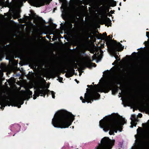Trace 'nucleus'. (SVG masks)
<instances>
[{
    "label": "nucleus",
    "instance_id": "nucleus-1",
    "mask_svg": "<svg viewBox=\"0 0 149 149\" xmlns=\"http://www.w3.org/2000/svg\"><path fill=\"white\" fill-rule=\"evenodd\" d=\"M126 123L127 120L122 116L113 113L100 120L99 125L105 132L110 130L109 134L111 135L114 134V132L117 133L118 130L121 132L123 125Z\"/></svg>",
    "mask_w": 149,
    "mask_h": 149
},
{
    "label": "nucleus",
    "instance_id": "nucleus-2",
    "mask_svg": "<svg viewBox=\"0 0 149 149\" xmlns=\"http://www.w3.org/2000/svg\"><path fill=\"white\" fill-rule=\"evenodd\" d=\"M74 117L71 113L64 110H61L55 113L52 123L55 127L68 128L74 120Z\"/></svg>",
    "mask_w": 149,
    "mask_h": 149
},
{
    "label": "nucleus",
    "instance_id": "nucleus-3",
    "mask_svg": "<svg viewBox=\"0 0 149 149\" xmlns=\"http://www.w3.org/2000/svg\"><path fill=\"white\" fill-rule=\"evenodd\" d=\"M119 82L116 78L107 81L103 87L102 92L108 93L110 90H111L112 94L115 95L118 92L119 89L121 90V88L117 86Z\"/></svg>",
    "mask_w": 149,
    "mask_h": 149
},
{
    "label": "nucleus",
    "instance_id": "nucleus-4",
    "mask_svg": "<svg viewBox=\"0 0 149 149\" xmlns=\"http://www.w3.org/2000/svg\"><path fill=\"white\" fill-rule=\"evenodd\" d=\"M86 92L84 94V98L82 96L80 97L82 102H91L100 97V95L98 93H93L91 91V89L88 88H86Z\"/></svg>",
    "mask_w": 149,
    "mask_h": 149
},
{
    "label": "nucleus",
    "instance_id": "nucleus-5",
    "mask_svg": "<svg viewBox=\"0 0 149 149\" xmlns=\"http://www.w3.org/2000/svg\"><path fill=\"white\" fill-rule=\"evenodd\" d=\"M115 142V140H111L108 137H104L101 139L100 143H98L95 149H111L114 145Z\"/></svg>",
    "mask_w": 149,
    "mask_h": 149
},
{
    "label": "nucleus",
    "instance_id": "nucleus-6",
    "mask_svg": "<svg viewBox=\"0 0 149 149\" xmlns=\"http://www.w3.org/2000/svg\"><path fill=\"white\" fill-rule=\"evenodd\" d=\"M124 107L128 106L131 109L133 108V111L135 109H139L143 110L149 111V103H122Z\"/></svg>",
    "mask_w": 149,
    "mask_h": 149
},
{
    "label": "nucleus",
    "instance_id": "nucleus-7",
    "mask_svg": "<svg viewBox=\"0 0 149 149\" xmlns=\"http://www.w3.org/2000/svg\"><path fill=\"white\" fill-rule=\"evenodd\" d=\"M50 92L51 93L52 97L54 99L55 93L54 91H50L49 90L47 89H45L43 88L40 89V88H38L34 92V94L33 95V99L35 100L36 98L37 97H38L39 96H43L44 97H45L46 94H47L48 95ZM47 96H48V95H47Z\"/></svg>",
    "mask_w": 149,
    "mask_h": 149
},
{
    "label": "nucleus",
    "instance_id": "nucleus-8",
    "mask_svg": "<svg viewBox=\"0 0 149 149\" xmlns=\"http://www.w3.org/2000/svg\"><path fill=\"white\" fill-rule=\"evenodd\" d=\"M108 40H104L106 42V44L108 47L111 48L114 51H118V47L122 46V44L119 42H117V41L114 40L113 42L111 41L112 37H110V36H107Z\"/></svg>",
    "mask_w": 149,
    "mask_h": 149
},
{
    "label": "nucleus",
    "instance_id": "nucleus-9",
    "mask_svg": "<svg viewBox=\"0 0 149 149\" xmlns=\"http://www.w3.org/2000/svg\"><path fill=\"white\" fill-rule=\"evenodd\" d=\"M77 67V64L74 62L72 66L70 68V70L65 74L66 77L68 78L72 76L74 74L75 70L74 69H76Z\"/></svg>",
    "mask_w": 149,
    "mask_h": 149
},
{
    "label": "nucleus",
    "instance_id": "nucleus-10",
    "mask_svg": "<svg viewBox=\"0 0 149 149\" xmlns=\"http://www.w3.org/2000/svg\"><path fill=\"white\" fill-rule=\"evenodd\" d=\"M23 103H0V109H3L7 105H8V106L11 105L12 107H17L18 108H20L21 107V105Z\"/></svg>",
    "mask_w": 149,
    "mask_h": 149
},
{
    "label": "nucleus",
    "instance_id": "nucleus-11",
    "mask_svg": "<svg viewBox=\"0 0 149 149\" xmlns=\"http://www.w3.org/2000/svg\"><path fill=\"white\" fill-rule=\"evenodd\" d=\"M19 50L23 53H29L30 52V49L27 46L22 45L19 49Z\"/></svg>",
    "mask_w": 149,
    "mask_h": 149
},
{
    "label": "nucleus",
    "instance_id": "nucleus-12",
    "mask_svg": "<svg viewBox=\"0 0 149 149\" xmlns=\"http://www.w3.org/2000/svg\"><path fill=\"white\" fill-rule=\"evenodd\" d=\"M21 126L18 124H14L11 126L10 130L13 131L18 132L20 130Z\"/></svg>",
    "mask_w": 149,
    "mask_h": 149
},
{
    "label": "nucleus",
    "instance_id": "nucleus-13",
    "mask_svg": "<svg viewBox=\"0 0 149 149\" xmlns=\"http://www.w3.org/2000/svg\"><path fill=\"white\" fill-rule=\"evenodd\" d=\"M33 3L36 5V7H40L45 5V2L43 0H34Z\"/></svg>",
    "mask_w": 149,
    "mask_h": 149
},
{
    "label": "nucleus",
    "instance_id": "nucleus-14",
    "mask_svg": "<svg viewBox=\"0 0 149 149\" xmlns=\"http://www.w3.org/2000/svg\"><path fill=\"white\" fill-rule=\"evenodd\" d=\"M103 35L101 33H99L98 36L97 37V39H100L103 40H108V37L106 32L103 33Z\"/></svg>",
    "mask_w": 149,
    "mask_h": 149
},
{
    "label": "nucleus",
    "instance_id": "nucleus-15",
    "mask_svg": "<svg viewBox=\"0 0 149 149\" xmlns=\"http://www.w3.org/2000/svg\"><path fill=\"white\" fill-rule=\"evenodd\" d=\"M118 49H119L118 51H114L111 48H110L111 51L114 54V56L116 59H118V56L117 55V54H119V53L116 52H117V51L120 52V51H121L123 50L124 49V46L122 47V45L121 47H118Z\"/></svg>",
    "mask_w": 149,
    "mask_h": 149
},
{
    "label": "nucleus",
    "instance_id": "nucleus-16",
    "mask_svg": "<svg viewBox=\"0 0 149 149\" xmlns=\"http://www.w3.org/2000/svg\"><path fill=\"white\" fill-rule=\"evenodd\" d=\"M130 119L132 120L131 123L132 124L133 121H138L137 118L136 117L135 115H132L130 118Z\"/></svg>",
    "mask_w": 149,
    "mask_h": 149
},
{
    "label": "nucleus",
    "instance_id": "nucleus-17",
    "mask_svg": "<svg viewBox=\"0 0 149 149\" xmlns=\"http://www.w3.org/2000/svg\"><path fill=\"white\" fill-rule=\"evenodd\" d=\"M19 13L20 12L19 11H17L15 13L14 15L13 16V19H16L19 18L20 17Z\"/></svg>",
    "mask_w": 149,
    "mask_h": 149
},
{
    "label": "nucleus",
    "instance_id": "nucleus-18",
    "mask_svg": "<svg viewBox=\"0 0 149 149\" xmlns=\"http://www.w3.org/2000/svg\"><path fill=\"white\" fill-rule=\"evenodd\" d=\"M93 34V32H89L88 31H86L85 32V35L88 38L92 36V34Z\"/></svg>",
    "mask_w": 149,
    "mask_h": 149
},
{
    "label": "nucleus",
    "instance_id": "nucleus-19",
    "mask_svg": "<svg viewBox=\"0 0 149 149\" xmlns=\"http://www.w3.org/2000/svg\"><path fill=\"white\" fill-rule=\"evenodd\" d=\"M86 65L88 66L91 67L92 66H94L95 67H96V65L95 63H92L90 61L86 63Z\"/></svg>",
    "mask_w": 149,
    "mask_h": 149
},
{
    "label": "nucleus",
    "instance_id": "nucleus-20",
    "mask_svg": "<svg viewBox=\"0 0 149 149\" xmlns=\"http://www.w3.org/2000/svg\"><path fill=\"white\" fill-rule=\"evenodd\" d=\"M104 21L105 23L107 24L111 23V22L110 19L107 17L104 20Z\"/></svg>",
    "mask_w": 149,
    "mask_h": 149
},
{
    "label": "nucleus",
    "instance_id": "nucleus-21",
    "mask_svg": "<svg viewBox=\"0 0 149 149\" xmlns=\"http://www.w3.org/2000/svg\"><path fill=\"white\" fill-rule=\"evenodd\" d=\"M97 56L96 54H94L92 57V59H90L89 61L90 62H91L95 60L97 58Z\"/></svg>",
    "mask_w": 149,
    "mask_h": 149
},
{
    "label": "nucleus",
    "instance_id": "nucleus-22",
    "mask_svg": "<svg viewBox=\"0 0 149 149\" xmlns=\"http://www.w3.org/2000/svg\"><path fill=\"white\" fill-rule=\"evenodd\" d=\"M38 19L39 21H41L43 23H45V20H43L42 18L41 17H38Z\"/></svg>",
    "mask_w": 149,
    "mask_h": 149
},
{
    "label": "nucleus",
    "instance_id": "nucleus-23",
    "mask_svg": "<svg viewBox=\"0 0 149 149\" xmlns=\"http://www.w3.org/2000/svg\"><path fill=\"white\" fill-rule=\"evenodd\" d=\"M116 1H113V2H112L111 3V6L112 7H114L116 6Z\"/></svg>",
    "mask_w": 149,
    "mask_h": 149
},
{
    "label": "nucleus",
    "instance_id": "nucleus-24",
    "mask_svg": "<svg viewBox=\"0 0 149 149\" xmlns=\"http://www.w3.org/2000/svg\"><path fill=\"white\" fill-rule=\"evenodd\" d=\"M123 142H119V143L118 144V145H119V147L120 148H122L123 146Z\"/></svg>",
    "mask_w": 149,
    "mask_h": 149
},
{
    "label": "nucleus",
    "instance_id": "nucleus-25",
    "mask_svg": "<svg viewBox=\"0 0 149 149\" xmlns=\"http://www.w3.org/2000/svg\"><path fill=\"white\" fill-rule=\"evenodd\" d=\"M122 102H124L123 101Z\"/></svg>",
    "mask_w": 149,
    "mask_h": 149
},
{
    "label": "nucleus",
    "instance_id": "nucleus-26",
    "mask_svg": "<svg viewBox=\"0 0 149 149\" xmlns=\"http://www.w3.org/2000/svg\"><path fill=\"white\" fill-rule=\"evenodd\" d=\"M76 37L78 39H80L81 38V36L79 34H77L76 36Z\"/></svg>",
    "mask_w": 149,
    "mask_h": 149
},
{
    "label": "nucleus",
    "instance_id": "nucleus-27",
    "mask_svg": "<svg viewBox=\"0 0 149 149\" xmlns=\"http://www.w3.org/2000/svg\"><path fill=\"white\" fill-rule=\"evenodd\" d=\"M136 121H133L132 123L133 124V125H134V126H136L137 123H135V122Z\"/></svg>",
    "mask_w": 149,
    "mask_h": 149
},
{
    "label": "nucleus",
    "instance_id": "nucleus-28",
    "mask_svg": "<svg viewBox=\"0 0 149 149\" xmlns=\"http://www.w3.org/2000/svg\"><path fill=\"white\" fill-rule=\"evenodd\" d=\"M58 79H59V80H58L60 82H61L62 81L63 78L62 77H59Z\"/></svg>",
    "mask_w": 149,
    "mask_h": 149
},
{
    "label": "nucleus",
    "instance_id": "nucleus-29",
    "mask_svg": "<svg viewBox=\"0 0 149 149\" xmlns=\"http://www.w3.org/2000/svg\"><path fill=\"white\" fill-rule=\"evenodd\" d=\"M10 102L9 101H8L7 102Z\"/></svg>",
    "mask_w": 149,
    "mask_h": 149
},
{
    "label": "nucleus",
    "instance_id": "nucleus-30",
    "mask_svg": "<svg viewBox=\"0 0 149 149\" xmlns=\"http://www.w3.org/2000/svg\"><path fill=\"white\" fill-rule=\"evenodd\" d=\"M137 116L139 117L140 118H141L142 116V114L141 113H139V114Z\"/></svg>",
    "mask_w": 149,
    "mask_h": 149
},
{
    "label": "nucleus",
    "instance_id": "nucleus-31",
    "mask_svg": "<svg viewBox=\"0 0 149 149\" xmlns=\"http://www.w3.org/2000/svg\"><path fill=\"white\" fill-rule=\"evenodd\" d=\"M146 36L148 38H149V32H146Z\"/></svg>",
    "mask_w": 149,
    "mask_h": 149
},
{
    "label": "nucleus",
    "instance_id": "nucleus-32",
    "mask_svg": "<svg viewBox=\"0 0 149 149\" xmlns=\"http://www.w3.org/2000/svg\"><path fill=\"white\" fill-rule=\"evenodd\" d=\"M114 12H115V10H111L110 12V13L111 14H113L114 13Z\"/></svg>",
    "mask_w": 149,
    "mask_h": 149
},
{
    "label": "nucleus",
    "instance_id": "nucleus-33",
    "mask_svg": "<svg viewBox=\"0 0 149 149\" xmlns=\"http://www.w3.org/2000/svg\"><path fill=\"white\" fill-rule=\"evenodd\" d=\"M87 87H88V88H90L91 87H92L93 86V85H88L87 86Z\"/></svg>",
    "mask_w": 149,
    "mask_h": 149
},
{
    "label": "nucleus",
    "instance_id": "nucleus-34",
    "mask_svg": "<svg viewBox=\"0 0 149 149\" xmlns=\"http://www.w3.org/2000/svg\"><path fill=\"white\" fill-rule=\"evenodd\" d=\"M137 54V53L135 52H133V53H132V54L133 55H136V54Z\"/></svg>",
    "mask_w": 149,
    "mask_h": 149
},
{
    "label": "nucleus",
    "instance_id": "nucleus-35",
    "mask_svg": "<svg viewBox=\"0 0 149 149\" xmlns=\"http://www.w3.org/2000/svg\"><path fill=\"white\" fill-rule=\"evenodd\" d=\"M131 125L130 126V127L131 128H133V126H134V125H133V124L132 123V124H131Z\"/></svg>",
    "mask_w": 149,
    "mask_h": 149
},
{
    "label": "nucleus",
    "instance_id": "nucleus-36",
    "mask_svg": "<svg viewBox=\"0 0 149 149\" xmlns=\"http://www.w3.org/2000/svg\"><path fill=\"white\" fill-rule=\"evenodd\" d=\"M9 45H4V47H8V46H9Z\"/></svg>",
    "mask_w": 149,
    "mask_h": 149
},
{
    "label": "nucleus",
    "instance_id": "nucleus-37",
    "mask_svg": "<svg viewBox=\"0 0 149 149\" xmlns=\"http://www.w3.org/2000/svg\"><path fill=\"white\" fill-rule=\"evenodd\" d=\"M119 94H120V95H123L124 94V93H119Z\"/></svg>",
    "mask_w": 149,
    "mask_h": 149
},
{
    "label": "nucleus",
    "instance_id": "nucleus-38",
    "mask_svg": "<svg viewBox=\"0 0 149 149\" xmlns=\"http://www.w3.org/2000/svg\"><path fill=\"white\" fill-rule=\"evenodd\" d=\"M75 81H76V82L77 83H78V82H79V81H78L77 80V79H75Z\"/></svg>",
    "mask_w": 149,
    "mask_h": 149
},
{
    "label": "nucleus",
    "instance_id": "nucleus-39",
    "mask_svg": "<svg viewBox=\"0 0 149 149\" xmlns=\"http://www.w3.org/2000/svg\"><path fill=\"white\" fill-rule=\"evenodd\" d=\"M72 25L71 24H70V28H72Z\"/></svg>",
    "mask_w": 149,
    "mask_h": 149
},
{
    "label": "nucleus",
    "instance_id": "nucleus-40",
    "mask_svg": "<svg viewBox=\"0 0 149 149\" xmlns=\"http://www.w3.org/2000/svg\"><path fill=\"white\" fill-rule=\"evenodd\" d=\"M63 71L64 72V73H65V72H67V71L65 70H64V69L63 70Z\"/></svg>",
    "mask_w": 149,
    "mask_h": 149
},
{
    "label": "nucleus",
    "instance_id": "nucleus-41",
    "mask_svg": "<svg viewBox=\"0 0 149 149\" xmlns=\"http://www.w3.org/2000/svg\"><path fill=\"white\" fill-rule=\"evenodd\" d=\"M106 73L107 75H108L109 74V72H107Z\"/></svg>",
    "mask_w": 149,
    "mask_h": 149
},
{
    "label": "nucleus",
    "instance_id": "nucleus-42",
    "mask_svg": "<svg viewBox=\"0 0 149 149\" xmlns=\"http://www.w3.org/2000/svg\"><path fill=\"white\" fill-rule=\"evenodd\" d=\"M143 49V48H140V49H137V50H140V49Z\"/></svg>",
    "mask_w": 149,
    "mask_h": 149
},
{
    "label": "nucleus",
    "instance_id": "nucleus-43",
    "mask_svg": "<svg viewBox=\"0 0 149 149\" xmlns=\"http://www.w3.org/2000/svg\"><path fill=\"white\" fill-rule=\"evenodd\" d=\"M119 5H120V6H121V2H120V3H119Z\"/></svg>",
    "mask_w": 149,
    "mask_h": 149
},
{
    "label": "nucleus",
    "instance_id": "nucleus-44",
    "mask_svg": "<svg viewBox=\"0 0 149 149\" xmlns=\"http://www.w3.org/2000/svg\"><path fill=\"white\" fill-rule=\"evenodd\" d=\"M109 9L108 8L107 9V12H109Z\"/></svg>",
    "mask_w": 149,
    "mask_h": 149
},
{
    "label": "nucleus",
    "instance_id": "nucleus-45",
    "mask_svg": "<svg viewBox=\"0 0 149 149\" xmlns=\"http://www.w3.org/2000/svg\"><path fill=\"white\" fill-rule=\"evenodd\" d=\"M81 74V73H79V75L80 76Z\"/></svg>",
    "mask_w": 149,
    "mask_h": 149
},
{
    "label": "nucleus",
    "instance_id": "nucleus-46",
    "mask_svg": "<svg viewBox=\"0 0 149 149\" xmlns=\"http://www.w3.org/2000/svg\"><path fill=\"white\" fill-rule=\"evenodd\" d=\"M117 61L116 60H115V61L114 62V63H115L116 62H117Z\"/></svg>",
    "mask_w": 149,
    "mask_h": 149
},
{
    "label": "nucleus",
    "instance_id": "nucleus-47",
    "mask_svg": "<svg viewBox=\"0 0 149 149\" xmlns=\"http://www.w3.org/2000/svg\"><path fill=\"white\" fill-rule=\"evenodd\" d=\"M118 10H120V8H118Z\"/></svg>",
    "mask_w": 149,
    "mask_h": 149
},
{
    "label": "nucleus",
    "instance_id": "nucleus-48",
    "mask_svg": "<svg viewBox=\"0 0 149 149\" xmlns=\"http://www.w3.org/2000/svg\"><path fill=\"white\" fill-rule=\"evenodd\" d=\"M15 1H18V0H14Z\"/></svg>",
    "mask_w": 149,
    "mask_h": 149
},
{
    "label": "nucleus",
    "instance_id": "nucleus-49",
    "mask_svg": "<svg viewBox=\"0 0 149 149\" xmlns=\"http://www.w3.org/2000/svg\"><path fill=\"white\" fill-rule=\"evenodd\" d=\"M126 1V0H123V1Z\"/></svg>",
    "mask_w": 149,
    "mask_h": 149
},
{
    "label": "nucleus",
    "instance_id": "nucleus-50",
    "mask_svg": "<svg viewBox=\"0 0 149 149\" xmlns=\"http://www.w3.org/2000/svg\"><path fill=\"white\" fill-rule=\"evenodd\" d=\"M146 30H148V29H146Z\"/></svg>",
    "mask_w": 149,
    "mask_h": 149
},
{
    "label": "nucleus",
    "instance_id": "nucleus-51",
    "mask_svg": "<svg viewBox=\"0 0 149 149\" xmlns=\"http://www.w3.org/2000/svg\"><path fill=\"white\" fill-rule=\"evenodd\" d=\"M148 122H149V120H148Z\"/></svg>",
    "mask_w": 149,
    "mask_h": 149
},
{
    "label": "nucleus",
    "instance_id": "nucleus-52",
    "mask_svg": "<svg viewBox=\"0 0 149 149\" xmlns=\"http://www.w3.org/2000/svg\"><path fill=\"white\" fill-rule=\"evenodd\" d=\"M92 84H94V82H93V83H92Z\"/></svg>",
    "mask_w": 149,
    "mask_h": 149
},
{
    "label": "nucleus",
    "instance_id": "nucleus-53",
    "mask_svg": "<svg viewBox=\"0 0 149 149\" xmlns=\"http://www.w3.org/2000/svg\"><path fill=\"white\" fill-rule=\"evenodd\" d=\"M6 59H8V58H6Z\"/></svg>",
    "mask_w": 149,
    "mask_h": 149
},
{
    "label": "nucleus",
    "instance_id": "nucleus-54",
    "mask_svg": "<svg viewBox=\"0 0 149 149\" xmlns=\"http://www.w3.org/2000/svg\"><path fill=\"white\" fill-rule=\"evenodd\" d=\"M72 128H74V126L72 127Z\"/></svg>",
    "mask_w": 149,
    "mask_h": 149
}]
</instances>
